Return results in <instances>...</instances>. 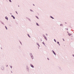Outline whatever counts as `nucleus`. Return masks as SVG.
Returning a JSON list of instances; mask_svg holds the SVG:
<instances>
[{
	"label": "nucleus",
	"mask_w": 74,
	"mask_h": 74,
	"mask_svg": "<svg viewBox=\"0 0 74 74\" xmlns=\"http://www.w3.org/2000/svg\"><path fill=\"white\" fill-rule=\"evenodd\" d=\"M50 18H52V19H54V18H53V17L52 16H50Z\"/></svg>",
	"instance_id": "nucleus-12"
},
{
	"label": "nucleus",
	"mask_w": 74,
	"mask_h": 74,
	"mask_svg": "<svg viewBox=\"0 0 74 74\" xmlns=\"http://www.w3.org/2000/svg\"><path fill=\"white\" fill-rule=\"evenodd\" d=\"M54 40L56 42V40L55 39H54Z\"/></svg>",
	"instance_id": "nucleus-21"
},
{
	"label": "nucleus",
	"mask_w": 74,
	"mask_h": 74,
	"mask_svg": "<svg viewBox=\"0 0 74 74\" xmlns=\"http://www.w3.org/2000/svg\"><path fill=\"white\" fill-rule=\"evenodd\" d=\"M5 19H7V21H8V17L7 16H6L5 17Z\"/></svg>",
	"instance_id": "nucleus-8"
},
{
	"label": "nucleus",
	"mask_w": 74,
	"mask_h": 74,
	"mask_svg": "<svg viewBox=\"0 0 74 74\" xmlns=\"http://www.w3.org/2000/svg\"><path fill=\"white\" fill-rule=\"evenodd\" d=\"M36 17L37 18V19H39L38 18V17L37 16H36Z\"/></svg>",
	"instance_id": "nucleus-24"
},
{
	"label": "nucleus",
	"mask_w": 74,
	"mask_h": 74,
	"mask_svg": "<svg viewBox=\"0 0 74 74\" xmlns=\"http://www.w3.org/2000/svg\"><path fill=\"white\" fill-rule=\"evenodd\" d=\"M16 14H18V12H17L16 11Z\"/></svg>",
	"instance_id": "nucleus-28"
},
{
	"label": "nucleus",
	"mask_w": 74,
	"mask_h": 74,
	"mask_svg": "<svg viewBox=\"0 0 74 74\" xmlns=\"http://www.w3.org/2000/svg\"><path fill=\"white\" fill-rule=\"evenodd\" d=\"M1 69L2 70H4V66H1Z\"/></svg>",
	"instance_id": "nucleus-6"
},
{
	"label": "nucleus",
	"mask_w": 74,
	"mask_h": 74,
	"mask_svg": "<svg viewBox=\"0 0 74 74\" xmlns=\"http://www.w3.org/2000/svg\"><path fill=\"white\" fill-rule=\"evenodd\" d=\"M27 36H28V37L29 38H31V37H30V35L29 34H27Z\"/></svg>",
	"instance_id": "nucleus-18"
},
{
	"label": "nucleus",
	"mask_w": 74,
	"mask_h": 74,
	"mask_svg": "<svg viewBox=\"0 0 74 74\" xmlns=\"http://www.w3.org/2000/svg\"><path fill=\"white\" fill-rule=\"evenodd\" d=\"M18 7H19V5H18Z\"/></svg>",
	"instance_id": "nucleus-43"
},
{
	"label": "nucleus",
	"mask_w": 74,
	"mask_h": 74,
	"mask_svg": "<svg viewBox=\"0 0 74 74\" xmlns=\"http://www.w3.org/2000/svg\"><path fill=\"white\" fill-rule=\"evenodd\" d=\"M1 23L2 25H5V24L2 21H1Z\"/></svg>",
	"instance_id": "nucleus-10"
},
{
	"label": "nucleus",
	"mask_w": 74,
	"mask_h": 74,
	"mask_svg": "<svg viewBox=\"0 0 74 74\" xmlns=\"http://www.w3.org/2000/svg\"><path fill=\"white\" fill-rule=\"evenodd\" d=\"M65 29H66V30H69V29H68V28H65Z\"/></svg>",
	"instance_id": "nucleus-26"
},
{
	"label": "nucleus",
	"mask_w": 74,
	"mask_h": 74,
	"mask_svg": "<svg viewBox=\"0 0 74 74\" xmlns=\"http://www.w3.org/2000/svg\"><path fill=\"white\" fill-rule=\"evenodd\" d=\"M58 68L59 70H60L62 71V68H61V67L60 66H58Z\"/></svg>",
	"instance_id": "nucleus-3"
},
{
	"label": "nucleus",
	"mask_w": 74,
	"mask_h": 74,
	"mask_svg": "<svg viewBox=\"0 0 74 74\" xmlns=\"http://www.w3.org/2000/svg\"><path fill=\"white\" fill-rule=\"evenodd\" d=\"M6 67H8V65H7Z\"/></svg>",
	"instance_id": "nucleus-38"
},
{
	"label": "nucleus",
	"mask_w": 74,
	"mask_h": 74,
	"mask_svg": "<svg viewBox=\"0 0 74 74\" xmlns=\"http://www.w3.org/2000/svg\"><path fill=\"white\" fill-rule=\"evenodd\" d=\"M9 1L10 2V3H11L12 2V1H11V0H9Z\"/></svg>",
	"instance_id": "nucleus-23"
},
{
	"label": "nucleus",
	"mask_w": 74,
	"mask_h": 74,
	"mask_svg": "<svg viewBox=\"0 0 74 74\" xmlns=\"http://www.w3.org/2000/svg\"><path fill=\"white\" fill-rule=\"evenodd\" d=\"M36 44H37V45H39V44L38 43H37Z\"/></svg>",
	"instance_id": "nucleus-25"
},
{
	"label": "nucleus",
	"mask_w": 74,
	"mask_h": 74,
	"mask_svg": "<svg viewBox=\"0 0 74 74\" xmlns=\"http://www.w3.org/2000/svg\"><path fill=\"white\" fill-rule=\"evenodd\" d=\"M38 49H39V47L38 46Z\"/></svg>",
	"instance_id": "nucleus-42"
},
{
	"label": "nucleus",
	"mask_w": 74,
	"mask_h": 74,
	"mask_svg": "<svg viewBox=\"0 0 74 74\" xmlns=\"http://www.w3.org/2000/svg\"><path fill=\"white\" fill-rule=\"evenodd\" d=\"M58 45L59 46H60V44H58Z\"/></svg>",
	"instance_id": "nucleus-31"
},
{
	"label": "nucleus",
	"mask_w": 74,
	"mask_h": 74,
	"mask_svg": "<svg viewBox=\"0 0 74 74\" xmlns=\"http://www.w3.org/2000/svg\"><path fill=\"white\" fill-rule=\"evenodd\" d=\"M19 41L21 44V45H23L22 44V42H21V41L20 40H19Z\"/></svg>",
	"instance_id": "nucleus-19"
},
{
	"label": "nucleus",
	"mask_w": 74,
	"mask_h": 74,
	"mask_svg": "<svg viewBox=\"0 0 74 74\" xmlns=\"http://www.w3.org/2000/svg\"><path fill=\"white\" fill-rule=\"evenodd\" d=\"M10 14L11 15H12V14L11 13H10Z\"/></svg>",
	"instance_id": "nucleus-39"
},
{
	"label": "nucleus",
	"mask_w": 74,
	"mask_h": 74,
	"mask_svg": "<svg viewBox=\"0 0 74 74\" xmlns=\"http://www.w3.org/2000/svg\"><path fill=\"white\" fill-rule=\"evenodd\" d=\"M11 16H12V17L14 19H15V17H14V16H13V15H11Z\"/></svg>",
	"instance_id": "nucleus-7"
},
{
	"label": "nucleus",
	"mask_w": 74,
	"mask_h": 74,
	"mask_svg": "<svg viewBox=\"0 0 74 74\" xmlns=\"http://www.w3.org/2000/svg\"><path fill=\"white\" fill-rule=\"evenodd\" d=\"M30 56H31V58L32 59H34L33 56V55H32V53H30Z\"/></svg>",
	"instance_id": "nucleus-2"
},
{
	"label": "nucleus",
	"mask_w": 74,
	"mask_h": 74,
	"mask_svg": "<svg viewBox=\"0 0 74 74\" xmlns=\"http://www.w3.org/2000/svg\"><path fill=\"white\" fill-rule=\"evenodd\" d=\"M46 34V36H48V34Z\"/></svg>",
	"instance_id": "nucleus-33"
},
{
	"label": "nucleus",
	"mask_w": 74,
	"mask_h": 74,
	"mask_svg": "<svg viewBox=\"0 0 74 74\" xmlns=\"http://www.w3.org/2000/svg\"><path fill=\"white\" fill-rule=\"evenodd\" d=\"M72 34H70V33H69V34H68V35H69V36H71V35H72Z\"/></svg>",
	"instance_id": "nucleus-16"
},
{
	"label": "nucleus",
	"mask_w": 74,
	"mask_h": 74,
	"mask_svg": "<svg viewBox=\"0 0 74 74\" xmlns=\"http://www.w3.org/2000/svg\"><path fill=\"white\" fill-rule=\"evenodd\" d=\"M30 66L31 67H32V68H34V66L32 64H30Z\"/></svg>",
	"instance_id": "nucleus-5"
},
{
	"label": "nucleus",
	"mask_w": 74,
	"mask_h": 74,
	"mask_svg": "<svg viewBox=\"0 0 74 74\" xmlns=\"http://www.w3.org/2000/svg\"><path fill=\"white\" fill-rule=\"evenodd\" d=\"M65 23H66V24H67V23L66 22H65Z\"/></svg>",
	"instance_id": "nucleus-36"
},
{
	"label": "nucleus",
	"mask_w": 74,
	"mask_h": 74,
	"mask_svg": "<svg viewBox=\"0 0 74 74\" xmlns=\"http://www.w3.org/2000/svg\"><path fill=\"white\" fill-rule=\"evenodd\" d=\"M27 19H28V21H29V22H31V21L30 19L29 18H28Z\"/></svg>",
	"instance_id": "nucleus-9"
},
{
	"label": "nucleus",
	"mask_w": 74,
	"mask_h": 74,
	"mask_svg": "<svg viewBox=\"0 0 74 74\" xmlns=\"http://www.w3.org/2000/svg\"><path fill=\"white\" fill-rule=\"evenodd\" d=\"M60 26H63V24H61L60 25Z\"/></svg>",
	"instance_id": "nucleus-15"
},
{
	"label": "nucleus",
	"mask_w": 74,
	"mask_h": 74,
	"mask_svg": "<svg viewBox=\"0 0 74 74\" xmlns=\"http://www.w3.org/2000/svg\"><path fill=\"white\" fill-rule=\"evenodd\" d=\"M30 11H31L32 12H34L32 10L30 9Z\"/></svg>",
	"instance_id": "nucleus-22"
},
{
	"label": "nucleus",
	"mask_w": 74,
	"mask_h": 74,
	"mask_svg": "<svg viewBox=\"0 0 74 74\" xmlns=\"http://www.w3.org/2000/svg\"><path fill=\"white\" fill-rule=\"evenodd\" d=\"M44 37H46L44 34H43L42 35Z\"/></svg>",
	"instance_id": "nucleus-20"
},
{
	"label": "nucleus",
	"mask_w": 74,
	"mask_h": 74,
	"mask_svg": "<svg viewBox=\"0 0 74 74\" xmlns=\"http://www.w3.org/2000/svg\"><path fill=\"white\" fill-rule=\"evenodd\" d=\"M26 70L28 72L30 71V70L29 69V67L28 66H27L26 67Z\"/></svg>",
	"instance_id": "nucleus-1"
},
{
	"label": "nucleus",
	"mask_w": 74,
	"mask_h": 74,
	"mask_svg": "<svg viewBox=\"0 0 74 74\" xmlns=\"http://www.w3.org/2000/svg\"><path fill=\"white\" fill-rule=\"evenodd\" d=\"M42 44H43L44 45H45V46H46V45L45 44V43H44V42H42Z\"/></svg>",
	"instance_id": "nucleus-14"
},
{
	"label": "nucleus",
	"mask_w": 74,
	"mask_h": 74,
	"mask_svg": "<svg viewBox=\"0 0 74 74\" xmlns=\"http://www.w3.org/2000/svg\"><path fill=\"white\" fill-rule=\"evenodd\" d=\"M67 33H68V34H69V32H67Z\"/></svg>",
	"instance_id": "nucleus-40"
},
{
	"label": "nucleus",
	"mask_w": 74,
	"mask_h": 74,
	"mask_svg": "<svg viewBox=\"0 0 74 74\" xmlns=\"http://www.w3.org/2000/svg\"><path fill=\"white\" fill-rule=\"evenodd\" d=\"M5 27L6 30H8V28H7V26H5Z\"/></svg>",
	"instance_id": "nucleus-17"
},
{
	"label": "nucleus",
	"mask_w": 74,
	"mask_h": 74,
	"mask_svg": "<svg viewBox=\"0 0 74 74\" xmlns=\"http://www.w3.org/2000/svg\"><path fill=\"white\" fill-rule=\"evenodd\" d=\"M36 25L37 26H40V25L38 24L37 23H36Z\"/></svg>",
	"instance_id": "nucleus-11"
},
{
	"label": "nucleus",
	"mask_w": 74,
	"mask_h": 74,
	"mask_svg": "<svg viewBox=\"0 0 74 74\" xmlns=\"http://www.w3.org/2000/svg\"><path fill=\"white\" fill-rule=\"evenodd\" d=\"M40 40H40L41 41H42V39H41Z\"/></svg>",
	"instance_id": "nucleus-35"
},
{
	"label": "nucleus",
	"mask_w": 74,
	"mask_h": 74,
	"mask_svg": "<svg viewBox=\"0 0 74 74\" xmlns=\"http://www.w3.org/2000/svg\"><path fill=\"white\" fill-rule=\"evenodd\" d=\"M47 60H49V59L48 58H47Z\"/></svg>",
	"instance_id": "nucleus-30"
},
{
	"label": "nucleus",
	"mask_w": 74,
	"mask_h": 74,
	"mask_svg": "<svg viewBox=\"0 0 74 74\" xmlns=\"http://www.w3.org/2000/svg\"><path fill=\"white\" fill-rule=\"evenodd\" d=\"M63 40L64 41V39H63Z\"/></svg>",
	"instance_id": "nucleus-34"
},
{
	"label": "nucleus",
	"mask_w": 74,
	"mask_h": 74,
	"mask_svg": "<svg viewBox=\"0 0 74 74\" xmlns=\"http://www.w3.org/2000/svg\"><path fill=\"white\" fill-rule=\"evenodd\" d=\"M57 43L58 44H59V42H57Z\"/></svg>",
	"instance_id": "nucleus-29"
},
{
	"label": "nucleus",
	"mask_w": 74,
	"mask_h": 74,
	"mask_svg": "<svg viewBox=\"0 0 74 74\" xmlns=\"http://www.w3.org/2000/svg\"><path fill=\"white\" fill-rule=\"evenodd\" d=\"M45 39V40H46V41H47V37H46V36L45 37H44Z\"/></svg>",
	"instance_id": "nucleus-13"
},
{
	"label": "nucleus",
	"mask_w": 74,
	"mask_h": 74,
	"mask_svg": "<svg viewBox=\"0 0 74 74\" xmlns=\"http://www.w3.org/2000/svg\"><path fill=\"white\" fill-rule=\"evenodd\" d=\"M52 52H53V53L55 55H56V53H55V51L53 50H52Z\"/></svg>",
	"instance_id": "nucleus-4"
},
{
	"label": "nucleus",
	"mask_w": 74,
	"mask_h": 74,
	"mask_svg": "<svg viewBox=\"0 0 74 74\" xmlns=\"http://www.w3.org/2000/svg\"><path fill=\"white\" fill-rule=\"evenodd\" d=\"M33 5H34V6L35 5H34V4H33Z\"/></svg>",
	"instance_id": "nucleus-37"
},
{
	"label": "nucleus",
	"mask_w": 74,
	"mask_h": 74,
	"mask_svg": "<svg viewBox=\"0 0 74 74\" xmlns=\"http://www.w3.org/2000/svg\"><path fill=\"white\" fill-rule=\"evenodd\" d=\"M11 71V73H12V71Z\"/></svg>",
	"instance_id": "nucleus-41"
},
{
	"label": "nucleus",
	"mask_w": 74,
	"mask_h": 74,
	"mask_svg": "<svg viewBox=\"0 0 74 74\" xmlns=\"http://www.w3.org/2000/svg\"><path fill=\"white\" fill-rule=\"evenodd\" d=\"M10 67L11 69H12V66H10Z\"/></svg>",
	"instance_id": "nucleus-27"
},
{
	"label": "nucleus",
	"mask_w": 74,
	"mask_h": 74,
	"mask_svg": "<svg viewBox=\"0 0 74 74\" xmlns=\"http://www.w3.org/2000/svg\"><path fill=\"white\" fill-rule=\"evenodd\" d=\"M38 47H40V45H38Z\"/></svg>",
	"instance_id": "nucleus-32"
}]
</instances>
